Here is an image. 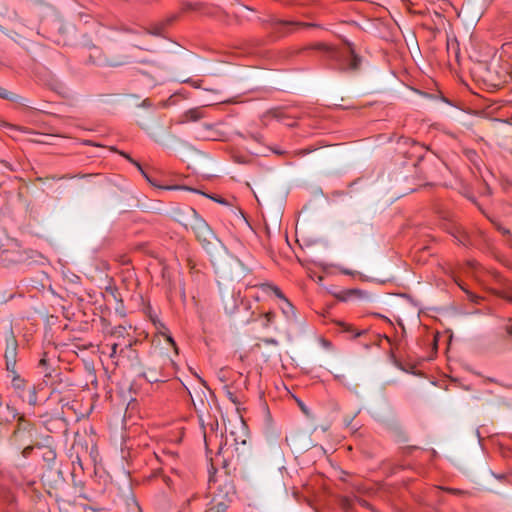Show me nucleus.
Listing matches in <instances>:
<instances>
[{
  "instance_id": "f257e3e1",
  "label": "nucleus",
  "mask_w": 512,
  "mask_h": 512,
  "mask_svg": "<svg viewBox=\"0 0 512 512\" xmlns=\"http://www.w3.org/2000/svg\"><path fill=\"white\" fill-rule=\"evenodd\" d=\"M177 220L194 233L197 241L211 258L223 249L221 241L195 209L187 207L179 211Z\"/></svg>"
},
{
  "instance_id": "f03ea898",
  "label": "nucleus",
  "mask_w": 512,
  "mask_h": 512,
  "mask_svg": "<svg viewBox=\"0 0 512 512\" xmlns=\"http://www.w3.org/2000/svg\"><path fill=\"white\" fill-rule=\"evenodd\" d=\"M17 341L13 336L6 339L5 363L6 379L18 396H22L26 387V380L16 369Z\"/></svg>"
},
{
  "instance_id": "7ed1b4c3",
  "label": "nucleus",
  "mask_w": 512,
  "mask_h": 512,
  "mask_svg": "<svg viewBox=\"0 0 512 512\" xmlns=\"http://www.w3.org/2000/svg\"><path fill=\"white\" fill-rule=\"evenodd\" d=\"M235 499V486L230 480L225 479L217 485L212 493L210 505L204 512H227Z\"/></svg>"
},
{
  "instance_id": "20e7f679",
  "label": "nucleus",
  "mask_w": 512,
  "mask_h": 512,
  "mask_svg": "<svg viewBox=\"0 0 512 512\" xmlns=\"http://www.w3.org/2000/svg\"><path fill=\"white\" fill-rule=\"evenodd\" d=\"M327 54L335 62L336 69L340 71H355L359 67L360 58L350 45L341 49L327 48Z\"/></svg>"
},
{
  "instance_id": "39448f33",
  "label": "nucleus",
  "mask_w": 512,
  "mask_h": 512,
  "mask_svg": "<svg viewBox=\"0 0 512 512\" xmlns=\"http://www.w3.org/2000/svg\"><path fill=\"white\" fill-rule=\"evenodd\" d=\"M263 24L267 26L271 32V36L275 39L284 37L296 29L306 26L305 23L281 20L275 16H269L267 19L263 20Z\"/></svg>"
},
{
  "instance_id": "423d86ee",
  "label": "nucleus",
  "mask_w": 512,
  "mask_h": 512,
  "mask_svg": "<svg viewBox=\"0 0 512 512\" xmlns=\"http://www.w3.org/2000/svg\"><path fill=\"white\" fill-rule=\"evenodd\" d=\"M275 296L283 301L280 306L282 313L288 321H294L296 319L295 308L292 303L284 296L282 291L277 286H270Z\"/></svg>"
},
{
  "instance_id": "0eeeda50",
  "label": "nucleus",
  "mask_w": 512,
  "mask_h": 512,
  "mask_svg": "<svg viewBox=\"0 0 512 512\" xmlns=\"http://www.w3.org/2000/svg\"><path fill=\"white\" fill-rule=\"evenodd\" d=\"M161 366L155 365L152 367H148L145 372H143L142 376L149 382V383H157L162 380V372H161Z\"/></svg>"
},
{
  "instance_id": "6e6552de",
  "label": "nucleus",
  "mask_w": 512,
  "mask_h": 512,
  "mask_svg": "<svg viewBox=\"0 0 512 512\" xmlns=\"http://www.w3.org/2000/svg\"><path fill=\"white\" fill-rule=\"evenodd\" d=\"M448 232L457 240L458 243L462 245H467L469 243L467 233L460 226L453 224L448 228Z\"/></svg>"
},
{
  "instance_id": "1a4fd4ad",
  "label": "nucleus",
  "mask_w": 512,
  "mask_h": 512,
  "mask_svg": "<svg viewBox=\"0 0 512 512\" xmlns=\"http://www.w3.org/2000/svg\"><path fill=\"white\" fill-rule=\"evenodd\" d=\"M203 111L200 108H193L186 111L182 116V123L189 121H197L203 117Z\"/></svg>"
},
{
  "instance_id": "9d476101",
  "label": "nucleus",
  "mask_w": 512,
  "mask_h": 512,
  "mask_svg": "<svg viewBox=\"0 0 512 512\" xmlns=\"http://www.w3.org/2000/svg\"><path fill=\"white\" fill-rule=\"evenodd\" d=\"M342 331L351 333L352 338H358L366 333V330H355L350 324L341 323Z\"/></svg>"
},
{
  "instance_id": "9b49d317",
  "label": "nucleus",
  "mask_w": 512,
  "mask_h": 512,
  "mask_svg": "<svg viewBox=\"0 0 512 512\" xmlns=\"http://www.w3.org/2000/svg\"><path fill=\"white\" fill-rule=\"evenodd\" d=\"M1 127H2V133H6L9 136L15 138L14 134L9 133V132H17L18 131V129L15 126L2 121Z\"/></svg>"
},
{
  "instance_id": "f8f14e48",
  "label": "nucleus",
  "mask_w": 512,
  "mask_h": 512,
  "mask_svg": "<svg viewBox=\"0 0 512 512\" xmlns=\"http://www.w3.org/2000/svg\"><path fill=\"white\" fill-rule=\"evenodd\" d=\"M360 291L358 290H348L344 293L343 296H340L339 298L342 300V301H347L351 296L355 295V294H358Z\"/></svg>"
},
{
  "instance_id": "ddd939ff",
  "label": "nucleus",
  "mask_w": 512,
  "mask_h": 512,
  "mask_svg": "<svg viewBox=\"0 0 512 512\" xmlns=\"http://www.w3.org/2000/svg\"><path fill=\"white\" fill-rule=\"evenodd\" d=\"M16 95H14L13 93L11 92H7L5 90L2 89V99H8V100H11V101H16Z\"/></svg>"
},
{
  "instance_id": "4468645a",
  "label": "nucleus",
  "mask_w": 512,
  "mask_h": 512,
  "mask_svg": "<svg viewBox=\"0 0 512 512\" xmlns=\"http://www.w3.org/2000/svg\"><path fill=\"white\" fill-rule=\"evenodd\" d=\"M148 34L155 35V36H161L162 35V25L157 26L153 29L147 30Z\"/></svg>"
},
{
  "instance_id": "2eb2a0df",
  "label": "nucleus",
  "mask_w": 512,
  "mask_h": 512,
  "mask_svg": "<svg viewBox=\"0 0 512 512\" xmlns=\"http://www.w3.org/2000/svg\"><path fill=\"white\" fill-rule=\"evenodd\" d=\"M275 318V314L273 312H267L265 314L266 323L265 326H268Z\"/></svg>"
},
{
  "instance_id": "dca6fc26",
  "label": "nucleus",
  "mask_w": 512,
  "mask_h": 512,
  "mask_svg": "<svg viewBox=\"0 0 512 512\" xmlns=\"http://www.w3.org/2000/svg\"><path fill=\"white\" fill-rule=\"evenodd\" d=\"M122 155H123L126 159H128L131 163H133L134 165H136V166H137V168H138V169H139V170L144 174V172H143V170H142V167H141V165H140L138 162L134 161V160H133L129 155H127V154H125V153H122Z\"/></svg>"
},
{
  "instance_id": "f3484780",
  "label": "nucleus",
  "mask_w": 512,
  "mask_h": 512,
  "mask_svg": "<svg viewBox=\"0 0 512 512\" xmlns=\"http://www.w3.org/2000/svg\"><path fill=\"white\" fill-rule=\"evenodd\" d=\"M263 342H264L265 344H268V345H275V346L279 344L278 340H276V339H274V338H266V339H264V340H263Z\"/></svg>"
},
{
  "instance_id": "a211bd4d",
  "label": "nucleus",
  "mask_w": 512,
  "mask_h": 512,
  "mask_svg": "<svg viewBox=\"0 0 512 512\" xmlns=\"http://www.w3.org/2000/svg\"><path fill=\"white\" fill-rule=\"evenodd\" d=\"M117 348H118V345L117 344H113L111 346V352H110V357L111 358H114L117 354Z\"/></svg>"
},
{
  "instance_id": "6ab92c4d",
  "label": "nucleus",
  "mask_w": 512,
  "mask_h": 512,
  "mask_svg": "<svg viewBox=\"0 0 512 512\" xmlns=\"http://www.w3.org/2000/svg\"><path fill=\"white\" fill-rule=\"evenodd\" d=\"M29 402H30L31 404H35V403H36V396H35L34 391H32V392L30 393V396H29Z\"/></svg>"
},
{
  "instance_id": "aec40b11",
  "label": "nucleus",
  "mask_w": 512,
  "mask_h": 512,
  "mask_svg": "<svg viewBox=\"0 0 512 512\" xmlns=\"http://www.w3.org/2000/svg\"><path fill=\"white\" fill-rule=\"evenodd\" d=\"M507 334L512 337V323L507 325L506 328H505Z\"/></svg>"
},
{
  "instance_id": "412c9836",
  "label": "nucleus",
  "mask_w": 512,
  "mask_h": 512,
  "mask_svg": "<svg viewBox=\"0 0 512 512\" xmlns=\"http://www.w3.org/2000/svg\"><path fill=\"white\" fill-rule=\"evenodd\" d=\"M19 260H20L19 258H9V259H8V257H5V258H3V257H2V262H3V261L17 262V261H19Z\"/></svg>"
},
{
  "instance_id": "4be33fe9",
  "label": "nucleus",
  "mask_w": 512,
  "mask_h": 512,
  "mask_svg": "<svg viewBox=\"0 0 512 512\" xmlns=\"http://www.w3.org/2000/svg\"><path fill=\"white\" fill-rule=\"evenodd\" d=\"M167 341L175 348L176 343L171 336H167Z\"/></svg>"
},
{
  "instance_id": "5701e85b",
  "label": "nucleus",
  "mask_w": 512,
  "mask_h": 512,
  "mask_svg": "<svg viewBox=\"0 0 512 512\" xmlns=\"http://www.w3.org/2000/svg\"><path fill=\"white\" fill-rule=\"evenodd\" d=\"M470 296H471V300L476 302V298H477V297H476V296H474L473 294H470Z\"/></svg>"
},
{
  "instance_id": "b1692460",
  "label": "nucleus",
  "mask_w": 512,
  "mask_h": 512,
  "mask_svg": "<svg viewBox=\"0 0 512 512\" xmlns=\"http://www.w3.org/2000/svg\"><path fill=\"white\" fill-rule=\"evenodd\" d=\"M4 498H5V496H4V490L2 489V496H1L2 502L4 501Z\"/></svg>"
},
{
  "instance_id": "393cba45",
  "label": "nucleus",
  "mask_w": 512,
  "mask_h": 512,
  "mask_svg": "<svg viewBox=\"0 0 512 512\" xmlns=\"http://www.w3.org/2000/svg\"><path fill=\"white\" fill-rule=\"evenodd\" d=\"M252 137H253V139H255L256 141H259V137H258V136L253 135Z\"/></svg>"
},
{
  "instance_id": "a878e982",
  "label": "nucleus",
  "mask_w": 512,
  "mask_h": 512,
  "mask_svg": "<svg viewBox=\"0 0 512 512\" xmlns=\"http://www.w3.org/2000/svg\"><path fill=\"white\" fill-rule=\"evenodd\" d=\"M179 187L177 186H174V187H166V189H178Z\"/></svg>"
},
{
  "instance_id": "bb28decb",
  "label": "nucleus",
  "mask_w": 512,
  "mask_h": 512,
  "mask_svg": "<svg viewBox=\"0 0 512 512\" xmlns=\"http://www.w3.org/2000/svg\"><path fill=\"white\" fill-rule=\"evenodd\" d=\"M40 363H41V364H45V363H46V361H45L44 359H42V360L40 361Z\"/></svg>"
},
{
  "instance_id": "cd10ccee",
  "label": "nucleus",
  "mask_w": 512,
  "mask_h": 512,
  "mask_svg": "<svg viewBox=\"0 0 512 512\" xmlns=\"http://www.w3.org/2000/svg\"><path fill=\"white\" fill-rule=\"evenodd\" d=\"M13 497H9V502L12 503Z\"/></svg>"
}]
</instances>
